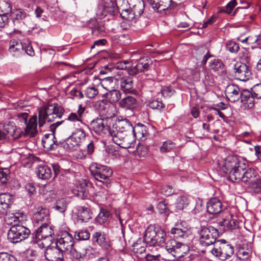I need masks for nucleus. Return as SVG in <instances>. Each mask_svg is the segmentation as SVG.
<instances>
[{
    "label": "nucleus",
    "instance_id": "obj_1",
    "mask_svg": "<svg viewBox=\"0 0 261 261\" xmlns=\"http://www.w3.org/2000/svg\"><path fill=\"white\" fill-rule=\"evenodd\" d=\"M248 167L245 161L235 156H228L223 161L221 170L228 175L229 179L233 182L242 181L244 170Z\"/></svg>",
    "mask_w": 261,
    "mask_h": 261
},
{
    "label": "nucleus",
    "instance_id": "obj_2",
    "mask_svg": "<svg viewBox=\"0 0 261 261\" xmlns=\"http://www.w3.org/2000/svg\"><path fill=\"white\" fill-rule=\"evenodd\" d=\"M65 112L64 109L58 103L45 104L39 110V125L42 126L46 121L54 122L55 119L61 118Z\"/></svg>",
    "mask_w": 261,
    "mask_h": 261
},
{
    "label": "nucleus",
    "instance_id": "obj_3",
    "mask_svg": "<svg viewBox=\"0 0 261 261\" xmlns=\"http://www.w3.org/2000/svg\"><path fill=\"white\" fill-rule=\"evenodd\" d=\"M91 176L97 181L96 185L104 186L107 188L111 186V177L113 175L112 170L108 166L94 163L89 167Z\"/></svg>",
    "mask_w": 261,
    "mask_h": 261
},
{
    "label": "nucleus",
    "instance_id": "obj_4",
    "mask_svg": "<svg viewBox=\"0 0 261 261\" xmlns=\"http://www.w3.org/2000/svg\"><path fill=\"white\" fill-rule=\"evenodd\" d=\"M144 237L148 246L162 247L165 245L167 235L160 227L150 226L146 230Z\"/></svg>",
    "mask_w": 261,
    "mask_h": 261
},
{
    "label": "nucleus",
    "instance_id": "obj_5",
    "mask_svg": "<svg viewBox=\"0 0 261 261\" xmlns=\"http://www.w3.org/2000/svg\"><path fill=\"white\" fill-rule=\"evenodd\" d=\"M199 243L202 247H208L217 243L219 233L218 230L213 226H202L198 232Z\"/></svg>",
    "mask_w": 261,
    "mask_h": 261
},
{
    "label": "nucleus",
    "instance_id": "obj_6",
    "mask_svg": "<svg viewBox=\"0 0 261 261\" xmlns=\"http://www.w3.org/2000/svg\"><path fill=\"white\" fill-rule=\"evenodd\" d=\"M55 244L63 252L69 251L73 258L78 259L82 257L81 253L74 247V239L68 231L62 232L61 237L56 240Z\"/></svg>",
    "mask_w": 261,
    "mask_h": 261
},
{
    "label": "nucleus",
    "instance_id": "obj_7",
    "mask_svg": "<svg viewBox=\"0 0 261 261\" xmlns=\"http://www.w3.org/2000/svg\"><path fill=\"white\" fill-rule=\"evenodd\" d=\"M215 256L221 260H225L230 257L234 252L233 247L226 243L225 240H218L217 243L211 251Z\"/></svg>",
    "mask_w": 261,
    "mask_h": 261
},
{
    "label": "nucleus",
    "instance_id": "obj_8",
    "mask_svg": "<svg viewBox=\"0 0 261 261\" xmlns=\"http://www.w3.org/2000/svg\"><path fill=\"white\" fill-rule=\"evenodd\" d=\"M30 230L22 224L11 226L8 232V239L12 243H17L28 238Z\"/></svg>",
    "mask_w": 261,
    "mask_h": 261
},
{
    "label": "nucleus",
    "instance_id": "obj_9",
    "mask_svg": "<svg viewBox=\"0 0 261 261\" xmlns=\"http://www.w3.org/2000/svg\"><path fill=\"white\" fill-rule=\"evenodd\" d=\"M64 121H58L51 124L49 126L50 130L52 134H45L42 140V143L44 148L47 150H56L58 146H62L63 143L61 142L58 143L57 139L55 136V133L56 128L60 124L63 123Z\"/></svg>",
    "mask_w": 261,
    "mask_h": 261
},
{
    "label": "nucleus",
    "instance_id": "obj_10",
    "mask_svg": "<svg viewBox=\"0 0 261 261\" xmlns=\"http://www.w3.org/2000/svg\"><path fill=\"white\" fill-rule=\"evenodd\" d=\"M130 65L128 74L134 76L140 73L148 71L151 65V61L147 57H142L139 59H132Z\"/></svg>",
    "mask_w": 261,
    "mask_h": 261
},
{
    "label": "nucleus",
    "instance_id": "obj_11",
    "mask_svg": "<svg viewBox=\"0 0 261 261\" xmlns=\"http://www.w3.org/2000/svg\"><path fill=\"white\" fill-rule=\"evenodd\" d=\"M165 249L174 256L182 255V253H185L187 246L184 243L177 241L174 239L168 240L165 243Z\"/></svg>",
    "mask_w": 261,
    "mask_h": 261
},
{
    "label": "nucleus",
    "instance_id": "obj_12",
    "mask_svg": "<svg viewBox=\"0 0 261 261\" xmlns=\"http://www.w3.org/2000/svg\"><path fill=\"white\" fill-rule=\"evenodd\" d=\"M234 76L241 81H246L251 77L249 67L245 63L237 62L234 65Z\"/></svg>",
    "mask_w": 261,
    "mask_h": 261
},
{
    "label": "nucleus",
    "instance_id": "obj_13",
    "mask_svg": "<svg viewBox=\"0 0 261 261\" xmlns=\"http://www.w3.org/2000/svg\"><path fill=\"white\" fill-rule=\"evenodd\" d=\"M64 252L56 246H48L44 251V256L47 261H64Z\"/></svg>",
    "mask_w": 261,
    "mask_h": 261
},
{
    "label": "nucleus",
    "instance_id": "obj_14",
    "mask_svg": "<svg viewBox=\"0 0 261 261\" xmlns=\"http://www.w3.org/2000/svg\"><path fill=\"white\" fill-rule=\"evenodd\" d=\"M32 235L35 236L36 239L47 240L49 242H52L54 232L51 226L47 223H43L36 230L35 234Z\"/></svg>",
    "mask_w": 261,
    "mask_h": 261
},
{
    "label": "nucleus",
    "instance_id": "obj_15",
    "mask_svg": "<svg viewBox=\"0 0 261 261\" xmlns=\"http://www.w3.org/2000/svg\"><path fill=\"white\" fill-rule=\"evenodd\" d=\"M91 129L99 135H107L112 127L107 125L106 120L97 118L91 122Z\"/></svg>",
    "mask_w": 261,
    "mask_h": 261
},
{
    "label": "nucleus",
    "instance_id": "obj_16",
    "mask_svg": "<svg viewBox=\"0 0 261 261\" xmlns=\"http://www.w3.org/2000/svg\"><path fill=\"white\" fill-rule=\"evenodd\" d=\"M242 90L235 84H229L225 90V94L227 99L231 102H235L240 98Z\"/></svg>",
    "mask_w": 261,
    "mask_h": 261
},
{
    "label": "nucleus",
    "instance_id": "obj_17",
    "mask_svg": "<svg viewBox=\"0 0 261 261\" xmlns=\"http://www.w3.org/2000/svg\"><path fill=\"white\" fill-rule=\"evenodd\" d=\"M92 241L94 243L106 249L109 248L111 246L109 237L104 232L100 230L93 233Z\"/></svg>",
    "mask_w": 261,
    "mask_h": 261
},
{
    "label": "nucleus",
    "instance_id": "obj_18",
    "mask_svg": "<svg viewBox=\"0 0 261 261\" xmlns=\"http://www.w3.org/2000/svg\"><path fill=\"white\" fill-rule=\"evenodd\" d=\"M170 232L173 235V237L177 239L185 240L188 238L191 233V230L187 227H184L181 223L176 224L172 228Z\"/></svg>",
    "mask_w": 261,
    "mask_h": 261
},
{
    "label": "nucleus",
    "instance_id": "obj_19",
    "mask_svg": "<svg viewBox=\"0 0 261 261\" xmlns=\"http://www.w3.org/2000/svg\"><path fill=\"white\" fill-rule=\"evenodd\" d=\"M154 11L162 12L170 6L172 0H146Z\"/></svg>",
    "mask_w": 261,
    "mask_h": 261
},
{
    "label": "nucleus",
    "instance_id": "obj_20",
    "mask_svg": "<svg viewBox=\"0 0 261 261\" xmlns=\"http://www.w3.org/2000/svg\"><path fill=\"white\" fill-rule=\"evenodd\" d=\"M210 70L221 76H225L226 74L225 66L223 61L219 59H214L209 63Z\"/></svg>",
    "mask_w": 261,
    "mask_h": 261
},
{
    "label": "nucleus",
    "instance_id": "obj_21",
    "mask_svg": "<svg viewBox=\"0 0 261 261\" xmlns=\"http://www.w3.org/2000/svg\"><path fill=\"white\" fill-rule=\"evenodd\" d=\"M252 94L251 91L246 89L242 90L240 99L245 108L251 109L254 106L255 98Z\"/></svg>",
    "mask_w": 261,
    "mask_h": 261
},
{
    "label": "nucleus",
    "instance_id": "obj_22",
    "mask_svg": "<svg viewBox=\"0 0 261 261\" xmlns=\"http://www.w3.org/2000/svg\"><path fill=\"white\" fill-rule=\"evenodd\" d=\"M112 127L117 131L123 133L124 135L130 134L133 129L132 123L126 119L117 120Z\"/></svg>",
    "mask_w": 261,
    "mask_h": 261
},
{
    "label": "nucleus",
    "instance_id": "obj_23",
    "mask_svg": "<svg viewBox=\"0 0 261 261\" xmlns=\"http://www.w3.org/2000/svg\"><path fill=\"white\" fill-rule=\"evenodd\" d=\"M5 216V223L7 225L13 226L14 225L21 223L23 221L24 215L22 213H16L14 214L8 212Z\"/></svg>",
    "mask_w": 261,
    "mask_h": 261
},
{
    "label": "nucleus",
    "instance_id": "obj_24",
    "mask_svg": "<svg viewBox=\"0 0 261 261\" xmlns=\"http://www.w3.org/2000/svg\"><path fill=\"white\" fill-rule=\"evenodd\" d=\"M207 211L211 214H216L222 210L221 201L217 198H211L207 202Z\"/></svg>",
    "mask_w": 261,
    "mask_h": 261
},
{
    "label": "nucleus",
    "instance_id": "obj_25",
    "mask_svg": "<svg viewBox=\"0 0 261 261\" xmlns=\"http://www.w3.org/2000/svg\"><path fill=\"white\" fill-rule=\"evenodd\" d=\"M33 218L38 223L39 222L47 223L49 218V211L46 208L39 207L34 213Z\"/></svg>",
    "mask_w": 261,
    "mask_h": 261
},
{
    "label": "nucleus",
    "instance_id": "obj_26",
    "mask_svg": "<svg viewBox=\"0 0 261 261\" xmlns=\"http://www.w3.org/2000/svg\"><path fill=\"white\" fill-rule=\"evenodd\" d=\"M243 177H242L241 182L245 184H249L257 177L259 176L257 171L252 167H247L244 170Z\"/></svg>",
    "mask_w": 261,
    "mask_h": 261
},
{
    "label": "nucleus",
    "instance_id": "obj_27",
    "mask_svg": "<svg viewBox=\"0 0 261 261\" xmlns=\"http://www.w3.org/2000/svg\"><path fill=\"white\" fill-rule=\"evenodd\" d=\"M26 127L25 128V135L30 137H34L37 133V117L36 115L33 116L29 119V122H27Z\"/></svg>",
    "mask_w": 261,
    "mask_h": 261
},
{
    "label": "nucleus",
    "instance_id": "obj_28",
    "mask_svg": "<svg viewBox=\"0 0 261 261\" xmlns=\"http://www.w3.org/2000/svg\"><path fill=\"white\" fill-rule=\"evenodd\" d=\"M102 14L106 16L108 14L114 15L117 12V3L112 0H103L102 4Z\"/></svg>",
    "mask_w": 261,
    "mask_h": 261
},
{
    "label": "nucleus",
    "instance_id": "obj_29",
    "mask_svg": "<svg viewBox=\"0 0 261 261\" xmlns=\"http://www.w3.org/2000/svg\"><path fill=\"white\" fill-rule=\"evenodd\" d=\"M119 106L126 110H133L137 105L136 99L132 96H128L119 101Z\"/></svg>",
    "mask_w": 261,
    "mask_h": 261
},
{
    "label": "nucleus",
    "instance_id": "obj_30",
    "mask_svg": "<svg viewBox=\"0 0 261 261\" xmlns=\"http://www.w3.org/2000/svg\"><path fill=\"white\" fill-rule=\"evenodd\" d=\"M132 132L136 139L140 140L146 137L148 134L147 126L141 123H138L134 127L133 126Z\"/></svg>",
    "mask_w": 261,
    "mask_h": 261
},
{
    "label": "nucleus",
    "instance_id": "obj_31",
    "mask_svg": "<svg viewBox=\"0 0 261 261\" xmlns=\"http://www.w3.org/2000/svg\"><path fill=\"white\" fill-rule=\"evenodd\" d=\"M120 84L121 89L125 93H134L135 92L133 89V80L131 77L129 76L122 77Z\"/></svg>",
    "mask_w": 261,
    "mask_h": 261
},
{
    "label": "nucleus",
    "instance_id": "obj_32",
    "mask_svg": "<svg viewBox=\"0 0 261 261\" xmlns=\"http://www.w3.org/2000/svg\"><path fill=\"white\" fill-rule=\"evenodd\" d=\"M148 246L144 239H139L132 246V250L137 255L139 256L145 253L146 246Z\"/></svg>",
    "mask_w": 261,
    "mask_h": 261
},
{
    "label": "nucleus",
    "instance_id": "obj_33",
    "mask_svg": "<svg viewBox=\"0 0 261 261\" xmlns=\"http://www.w3.org/2000/svg\"><path fill=\"white\" fill-rule=\"evenodd\" d=\"M37 176L42 179H48L51 176V171L49 167L45 165H40L36 170Z\"/></svg>",
    "mask_w": 261,
    "mask_h": 261
},
{
    "label": "nucleus",
    "instance_id": "obj_34",
    "mask_svg": "<svg viewBox=\"0 0 261 261\" xmlns=\"http://www.w3.org/2000/svg\"><path fill=\"white\" fill-rule=\"evenodd\" d=\"M107 92L103 94L105 97L111 103H115L120 101L121 97V92L116 89L107 90Z\"/></svg>",
    "mask_w": 261,
    "mask_h": 261
},
{
    "label": "nucleus",
    "instance_id": "obj_35",
    "mask_svg": "<svg viewBox=\"0 0 261 261\" xmlns=\"http://www.w3.org/2000/svg\"><path fill=\"white\" fill-rule=\"evenodd\" d=\"M229 216L227 218H224L222 221H220L219 222L220 225L229 229H234L238 228L239 226L238 220L233 218L231 215H229Z\"/></svg>",
    "mask_w": 261,
    "mask_h": 261
},
{
    "label": "nucleus",
    "instance_id": "obj_36",
    "mask_svg": "<svg viewBox=\"0 0 261 261\" xmlns=\"http://www.w3.org/2000/svg\"><path fill=\"white\" fill-rule=\"evenodd\" d=\"M124 135L123 133L115 129L114 127H112L111 129L109 130V132L108 134V136L111 138L113 142L120 147Z\"/></svg>",
    "mask_w": 261,
    "mask_h": 261
},
{
    "label": "nucleus",
    "instance_id": "obj_37",
    "mask_svg": "<svg viewBox=\"0 0 261 261\" xmlns=\"http://www.w3.org/2000/svg\"><path fill=\"white\" fill-rule=\"evenodd\" d=\"M14 15L16 20H22L23 23L26 25H31V18L29 15L27 14L22 10H16L14 12Z\"/></svg>",
    "mask_w": 261,
    "mask_h": 261
},
{
    "label": "nucleus",
    "instance_id": "obj_38",
    "mask_svg": "<svg viewBox=\"0 0 261 261\" xmlns=\"http://www.w3.org/2000/svg\"><path fill=\"white\" fill-rule=\"evenodd\" d=\"M136 138L134 135L130 134H125L123 139L122 141L121 147L123 148H129L133 147L135 143Z\"/></svg>",
    "mask_w": 261,
    "mask_h": 261
},
{
    "label": "nucleus",
    "instance_id": "obj_39",
    "mask_svg": "<svg viewBox=\"0 0 261 261\" xmlns=\"http://www.w3.org/2000/svg\"><path fill=\"white\" fill-rule=\"evenodd\" d=\"M68 202L65 198H60L54 203L53 208L60 213H64L67 208Z\"/></svg>",
    "mask_w": 261,
    "mask_h": 261
},
{
    "label": "nucleus",
    "instance_id": "obj_40",
    "mask_svg": "<svg viewBox=\"0 0 261 261\" xmlns=\"http://www.w3.org/2000/svg\"><path fill=\"white\" fill-rule=\"evenodd\" d=\"M74 135L70 136L66 139L65 142L63 143L62 145L65 149H76V148L80 145L81 143L77 140L73 139Z\"/></svg>",
    "mask_w": 261,
    "mask_h": 261
},
{
    "label": "nucleus",
    "instance_id": "obj_41",
    "mask_svg": "<svg viewBox=\"0 0 261 261\" xmlns=\"http://www.w3.org/2000/svg\"><path fill=\"white\" fill-rule=\"evenodd\" d=\"M5 133L10 136L17 138L19 135L16 134V126L13 122H9L3 125V129Z\"/></svg>",
    "mask_w": 261,
    "mask_h": 261
},
{
    "label": "nucleus",
    "instance_id": "obj_42",
    "mask_svg": "<svg viewBox=\"0 0 261 261\" xmlns=\"http://www.w3.org/2000/svg\"><path fill=\"white\" fill-rule=\"evenodd\" d=\"M189 204V200L187 196H181L177 198L175 203L177 210L181 211Z\"/></svg>",
    "mask_w": 261,
    "mask_h": 261
},
{
    "label": "nucleus",
    "instance_id": "obj_43",
    "mask_svg": "<svg viewBox=\"0 0 261 261\" xmlns=\"http://www.w3.org/2000/svg\"><path fill=\"white\" fill-rule=\"evenodd\" d=\"M23 46L21 42L19 40H12L10 42V46L9 50L14 55L16 51H19L23 50Z\"/></svg>",
    "mask_w": 261,
    "mask_h": 261
},
{
    "label": "nucleus",
    "instance_id": "obj_44",
    "mask_svg": "<svg viewBox=\"0 0 261 261\" xmlns=\"http://www.w3.org/2000/svg\"><path fill=\"white\" fill-rule=\"evenodd\" d=\"M11 6L7 0H0V14L7 15L11 11Z\"/></svg>",
    "mask_w": 261,
    "mask_h": 261
},
{
    "label": "nucleus",
    "instance_id": "obj_45",
    "mask_svg": "<svg viewBox=\"0 0 261 261\" xmlns=\"http://www.w3.org/2000/svg\"><path fill=\"white\" fill-rule=\"evenodd\" d=\"M98 90L95 85L87 87L84 91L86 97L90 99L94 98L98 94Z\"/></svg>",
    "mask_w": 261,
    "mask_h": 261
},
{
    "label": "nucleus",
    "instance_id": "obj_46",
    "mask_svg": "<svg viewBox=\"0 0 261 261\" xmlns=\"http://www.w3.org/2000/svg\"><path fill=\"white\" fill-rule=\"evenodd\" d=\"M203 73L204 74V77L202 79L203 83L205 85H212L215 82L213 74L207 69H203Z\"/></svg>",
    "mask_w": 261,
    "mask_h": 261
},
{
    "label": "nucleus",
    "instance_id": "obj_47",
    "mask_svg": "<svg viewBox=\"0 0 261 261\" xmlns=\"http://www.w3.org/2000/svg\"><path fill=\"white\" fill-rule=\"evenodd\" d=\"M90 234L87 230H79L75 232L74 238L77 241L87 240L90 238Z\"/></svg>",
    "mask_w": 261,
    "mask_h": 261
},
{
    "label": "nucleus",
    "instance_id": "obj_48",
    "mask_svg": "<svg viewBox=\"0 0 261 261\" xmlns=\"http://www.w3.org/2000/svg\"><path fill=\"white\" fill-rule=\"evenodd\" d=\"M249 187L255 192L259 193L261 192V178L257 177L252 182L248 184Z\"/></svg>",
    "mask_w": 261,
    "mask_h": 261
},
{
    "label": "nucleus",
    "instance_id": "obj_49",
    "mask_svg": "<svg viewBox=\"0 0 261 261\" xmlns=\"http://www.w3.org/2000/svg\"><path fill=\"white\" fill-rule=\"evenodd\" d=\"M13 202V196L9 193H3L0 195V203L7 205L10 208V206Z\"/></svg>",
    "mask_w": 261,
    "mask_h": 261
},
{
    "label": "nucleus",
    "instance_id": "obj_50",
    "mask_svg": "<svg viewBox=\"0 0 261 261\" xmlns=\"http://www.w3.org/2000/svg\"><path fill=\"white\" fill-rule=\"evenodd\" d=\"M186 73L187 74V77L189 80L198 81L200 79V73L196 69H188Z\"/></svg>",
    "mask_w": 261,
    "mask_h": 261
},
{
    "label": "nucleus",
    "instance_id": "obj_51",
    "mask_svg": "<svg viewBox=\"0 0 261 261\" xmlns=\"http://www.w3.org/2000/svg\"><path fill=\"white\" fill-rule=\"evenodd\" d=\"M120 16L123 19L127 21H133L136 19L131 9L124 11L123 10V11L120 12Z\"/></svg>",
    "mask_w": 261,
    "mask_h": 261
},
{
    "label": "nucleus",
    "instance_id": "obj_52",
    "mask_svg": "<svg viewBox=\"0 0 261 261\" xmlns=\"http://www.w3.org/2000/svg\"><path fill=\"white\" fill-rule=\"evenodd\" d=\"M175 147V143L171 141H166L164 142L160 147V151L162 153H166L170 151Z\"/></svg>",
    "mask_w": 261,
    "mask_h": 261
},
{
    "label": "nucleus",
    "instance_id": "obj_53",
    "mask_svg": "<svg viewBox=\"0 0 261 261\" xmlns=\"http://www.w3.org/2000/svg\"><path fill=\"white\" fill-rule=\"evenodd\" d=\"M131 61H123L118 62L116 63L115 67L117 69L126 70L128 73V70L130 68Z\"/></svg>",
    "mask_w": 261,
    "mask_h": 261
},
{
    "label": "nucleus",
    "instance_id": "obj_54",
    "mask_svg": "<svg viewBox=\"0 0 261 261\" xmlns=\"http://www.w3.org/2000/svg\"><path fill=\"white\" fill-rule=\"evenodd\" d=\"M226 47L227 50L232 53H237L240 49L239 44L232 41H228L226 43Z\"/></svg>",
    "mask_w": 261,
    "mask_h": 261
},
{
    "label": "nucleus",
    "instance_id": "obj_55",
    "mask_svg": "<svg viewBox=\"0 0 261 261\" xmlns=\"http://www.w3.org/2000/svg\"><path fill=\"white\" fill-rule=\"evenodd\" d=\"M144 8V2H142V3H140V4H138V5L136 6H135L134 8H133L132 9V11L134 13V15L137 18V17L141 16V15L143 13V10Z\"/></svg>",
    "mask_w": 261,
    "mask_h": 261
},
{
    "label": "nucleus",
    "instance_id": "obj_56",
    "mask_svg": "<svg viewBox=\"0 0 261 261\" xmlns=\"http://www.w3.org/2000/svg\"><path fill=\"white\" fill-rule=\"evenodd\" d=\"M157 208L161 214L168 215L169 214V209L164 201H160L157 205Z\"/></svg>",
    "mask_w": 261,
    "mask_h": 261
},
{
    "label": "nucleus",
    "instance_id": "obj_57",
    "mask_svg": "<svg viewBox=\"0 0 261 261\" xmlns=\"http://www.w3.org/2000/svg\"><path fill=\"white\" fill-rule=\"evenodd\" d=\"M149 107L152 109L161 110L164 107V105L162 101L158 99H153L149 101L148 103Z\"/></svg>",
    "mask_w": 261,
    "mask_h": 261
},
{
    "label": "nucleus",
    "instance_id": "obj_58",
    "mask_svg": "<svg viewBox=\"0 0 261 261\" xmlns=\"http://www.w3.org/2000/svg\"><path fill=\"white\" fill-rule=\"evenodd\" d=\"M251 90L255 99H259L261 98V83L255 85Z\"/></svg>",
    "mask_w": 261,
    "mask_h": 261
},
{
    "label": "nucleus",
    "instance_id": "obj_59",
    "mask_svg": "<svg viewBox=\"0 0 261 261\" xmlns=\"http://www.w3.org/2000/svg\"><path fill=\"white\" fill-rule=\"evenodd\" d=\"M236 0H232L229 2L225 8H222L220 10V12H224L227 14H230L231 11L237 5Z\"/></svg>",
    "mask_w": 261,
    "mask_h": 261
},
{
    "label": "nucleus",
    "instance_id": "obj_60",
    "mask_svg": "<svg viewBox=\"0 0 261 261\" xmlns=\"http://www.w3.org/2000/svg\"><path fill=\"white\" fill-rule=\"evenodd\" d=\"M74 137L72 138L73 139L77 140V142L82 143V141L85 139L86 134L84 131L81 129H77L76 132L73 134Z\"/></svg>",
    "mask_w": 261,
    "mask_h": 261
},
{
    "label": "nucleus",
    "instance_id": "obj_61",
    "mask_svg": "<svg viewBox=\"0 0 261 261\" xmlns=\"http://www.w3.org/2000/svg\"><path fill=\"white\" fill-rule=\"evenodd\" d=\"M0 261H17L16 258L12 255L7 253L0 252Z\"/></svg>",
    "mask_w": 261,
    "mask_h": 261
},
{
    "label": "nucleus",
    "instance_id": "obj_62",
    "mask_svg": "<svg viewBox=\"0 0 261 261\" xmlns=\"http://www.w3.org/2000/svg\"><path fill=\"white\" fill-rule=\"evenodd\" d=\"M10 173V170L7 168L0 169V181L2 183H6L7 177Z\"/></svg>",
    "mask_w": 261,
    "mask_h": 261
},
{
    "label": "nucleus",
    "instance_id": "obj_63",
    "mask_svg": "<svg viewBox=\"0 0 261 261\" xmlns=\"http://www.w3.org/2000/svg\"><path fill=\"white\" fill-rule=\"evenodd\" d=\"M136 152L140 156H144L148 152V149L146 146L139 144L137 147Z\"/></svg>",
    "mask_w": 261,
    "mask_h": 261
},
{
    "label": "nucleus",
    "instance_id": "obj_64",
    "mask_svg": "<svg viewBox=\"0 0 261 261\" xmlns=\"http://www.w3.org/2000/svg\"><path fill=\"white\" fill-rule=\"evenodd\" d=\"M161 192L166 196H169L174 193V190L170 186H166L162 188Z\"/></svg>",
    "mask_w": 261,
    "mask_h": 261
}]
</instances>
